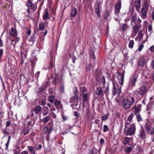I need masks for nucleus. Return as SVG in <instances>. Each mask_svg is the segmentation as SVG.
I'll list each match as a JSON object with an SVG mask.
<instances>
[{
  "label": "nucleus",
  "mask_w": 154,
  "mask_h": 154,
  "mask_svg": "<svg viewBox=\"0 0 154 154\" xmlns=\"http://www.w3.org/2000/svg\"><path fill=\"white\" fill-rule=\"evenodd\" d=\"M134 115H136V119L138 122H141L142 121L143 119L140 115L139 113L134 114Z\"/></svg>",
  "instance_id": "40"
},
{
  "label": "nucleus",
  "mask_w": 154,
  "mask_h": 154,
  "mask_svg": "<svg viewBox=\"0 0 154 154\" xmlns=\"http://www.w3.org/2000/svg\"><path fill=\"white\" fill-rule=\"evenodd\" d=\"M149 50L151 52H154V45H152L150 47Z\"/></svg>",
  "instance_id": "64"
},
{
  "label": "nucleus",
  "mask_w": 154,
  "mask_h": 154,
  "mask_svg": "<svg viewBox=\"0 0 154 154\" xmlns=\"http://www.w3.org/2000/svg\"><path fill=\"white\" fill-rule=\"evenodd\" d=\"M134 5L136 9V10L139 11V9L141 7V0H135Z\"/></svg>",
  "instance_id": "21"
},
{
  "label": "nucleus",
  "mask_w": 154,
  "mask_h": 154,
  "mask_svg": "<svg viewBox=\"0 0 154 154\" xmlns=\"http://www.w3.org/2000/svg\"><path fill=\"white\" fill-rule=\"evenodd\" d=\"M49 18V12L48 9H45V12L42 16V19L44 20H45Z\"/></svg>",
  "instance_id": "23"
},
{
  "label": "nucleus",
  "mask_w": 154,
  "mask_h": 154,
  "mask_svg": "<svg viewBox=\"0 0 154 154\" xmlns=\"http://www.w3.org/2000/svg\"><path fill=\"white\" fill-rule=\"evenodd\" d=\"M134 116V115L133 113H131L129 115L127 119V121H126L125 122H130V124L131 123V122L132 121V119Z\"/></svg>",
  "instance_id": "39"
},
{
  "label": "nucleus",
  "mask_w": 154,
  "mask_h": 154,
  "mask_svg": "<svg viewBox=\"0 0 154 154\" xmlns=\"http://www.w3.org/2000/svg\"><path fill=\"white\" fill-rule=\"evenodd\" d=\"M54 65V64H53V60L52 59H51L49 63V66L48 67V69H52Z\"/></svg>",
  "instance_id": "45"
},
{
  "label": "nucleus",
  "mask_w": 154,
  "mask_h": 154,
  "mask_svg": "<svg viewBox=\"0 0 154 154\" xmlns=\"http://www.w3.org/2000/svg\"><path fill=\"white\" fill-rule=\"evenodd\" d=\"M27 148L28 150L31 154L35 152L36 150V149H35L34 147L32 146H27Z\"/></svg>",
  "instance_id": "33"
},
{
  "label": "nucleus",
  "mask_w": 154,
  "mask_h": 154,
  "mask_svg": "<svg viewBox=\"0 0 154 154\" xmlns=\"http://www.w3.org/2000/svg\"><path fill=\"white\" fill-rule=\"evenodd\" d=\"M134 44V42L133 40H130L128 45L129 47L130 48H132L133 47Z\"/></svg>",
  "instance_id": "52"
},
{
  "label": "nucleus",
  "mask_w": 154,
  "mask_h": 154,
  "mask_svg": "<svg viewBox=\"0 0 154 154\" xmlns=\"http://www.w3.org/2000/svg\"><path fill=\"white\" fill-rule=\"evenodd\" d=\"M51 79L54 85H58L61 83L62 75L59 73L51 74Z\"/></svg>",
  "instance_id": "3"
},
{
  "label": "nucleus",
  "mask_w": 154,
  "mask_h": 154,
  "mask_svg": "<svg viewBox=\"0 0 154 154\" xmlns=\"http://www.w3.org/2000/svg\"><path fill=\"white\" fill-rule=\"evenodd\" d=\"M34 111H31V110L30 112V116L31 120L33 122V124H35V121L38 119V115L35 114L34 113Z\"/></svg>",
  "instance_id": "17"
},
{
  "label": "nucleus",
  "mask_w": 154,
  "mask_h": 154,
  "mask_svg": "<svg viewBox=\"0 0 154 154\" xmlns=\"http://www.w3.org/2000/svg\"><path fill=\"white\" fill-rule=\"evenodd\" d=\"M132 150V148L131 147H127L125 148V152L126 153H130Z\"/></svg>",
  "instance_id": "46"
},
{
  "label": "nucleus",
  "mask_w": 154,
  "mask_h": 154,
  "mask_svg": "<svg viewBox=\"0 0 154 154\" xmlns=\"http://www.w3.org/2000/svg\"><path fill=\"white\" fill-rule=\"evenodd\" d=\"M28 8H30V9H32L34 12L35 11L36 8H35V5L34 3H32L30 0H29L26 4Z\"/></svg>",
  "instance_id": "14"
},
{
  "label": "nucleus",
  "mask_w": 154,
  "mask_h": 154,
  "mask_svg": "<svg viewBox=\"0 0 154 154\" xmlns=\"http://www.w3.org/2000/svg\"><path fill=\"white\" fill-rule=\"evenodd\" d=\"M36 150L41 149L42 148V145L41 144H37L35 146Z\"/></svg>",
  "instance_id": "53"
},
{
  "label": "nucleus",
  "mask_w": 154,
  "mask_h": 154,
  "mask_svg": "<svg viewBox=\"0 0 154 154\" xmlns=\"http://www.w3.org/2000/svg\"><path fill=\"white\" fill-rule=\"evenodd\" d=\"M95 12L99 18L101 17V12L102 11V5L100 2H97L94 5Z\"/></svg>",
  "instance_id": "5"
},
{
  "label": "nucleus",
  "mask_w": 154,
  "mask_h": 154,
  "mask_svg": "<svg viewBox=\"0 0 154 154\" xmlns=\"http://www.w3.org/2000/svg\"><path fill=\"white\" fill-rule=\"evenodd\" d=\"M147 88L145 85H142L139 89V91L137 92L138 93L142 96H143L146 91Z\"/></svg>",
  "instance_id": "13"
},
{
  "label": "nucleus",
  "mask_w": 154,
  "mask_h": 154,
  "mask_svg": "<svg viewBox=\"0 0 154 154\" xmlns=\"http://www.w3.org/2000/svg\"><path fill=\"white\" fill-rule=\"evenodd\" d=\"M89 54L90 57L92 59H94L95 58L94 53V51L91 50L89 51Z\"/></svg>",
  "instance_id": "47"
},
{
  "label": "nucleus",
  "mask_w": 154,
  "mask_h": 154,
  "mask_svg": "<svg viewBox=\"0 0 154 154\" xmlns=\"http://www.w3.org/2000/svg\"><path fill=\"white\" fill-rule=\"evenodd\" d=\"M136 15L137 14H135L134 15L132 16L131 19V22L132 23H135L136 20L137 19Z\"/></svg>",
  "instance_id": "50"
},
{
  "label": "nucleus",
  "mask_w": 154,
  "mask_h": 154,
  "mask_svg": "<svg viewBox=\"0 0 154 154\" xmlns=\"http://www.w3.org/2000/svg\"><path fill=\"white\" fill-rule=\"evenodd\" d=\"M11 136L10 135L8 137V141H7V143L5 144V146H6V147L5 149H7L8 148V146L9 143V142L11 140Z\"/></svg>",
  "instance_id": "54"
},
{
  "label": "nucleus",
  "mask_w": 154,
  "mask_h": 154,
  "mask_svg": "<svg viewBox=\"0 0 154 154\" xmlns=\"http://www.w3.org/2000/svg\"><path fill=\"white\" fill-rule=\"evenodd\" d=\"M125 72V71H124L123 73H120L119 71H118L116 72V74H119L118 75V80L119 82L121 85H122L123 83Z\"/></svg>",
  "instance_id": "12"
},
{
  "label": "nucleus",
  "mask_w": 154,
  "mask_h": 154,
  "mask_svg": "<svg viewBox=\"0 0 154 154\" xmlns=\"http://www.w3.org/2000/svg\"><path fill=\"white\" fill-rule=\"evenodd\" d=\"M109 130L108 126L106 125H104L103 127V131L104 132H106Z\"/></svg>",
  "instance_id": "57"
},
{
  "label": "nucleus",
  "mask_w": 154,
  "mask_h": 154,
  "mask_svg": "<svg viewBox=\"0 0 154 154\" xmlns=\"http://www.w3.org/2000/svg\"><path fill=\"white\" fill-rule=\"evenodd\" d=\"M137 78L135 75L131 77L128 85V90H131L133 89L134 87L135 86V83Z\"/></svg>",
  "instance_id": "6"
},
{
  "label": "nucleus",
  "mask_w": 154,
  "mask_h": 154,
  "mask_svg": "<svg viewBox=\"0 0 154 154\" xmlns=\"http://www.w3.org/2000/svg\"><path fill=\"white\" fill-rule=\"evenodd\" d=\"M121 7V0H118V2L116 4L114 7L115 14L116 15H119V13H120Z\"/></svg>",
  "instance_id": "9"
},
{
  "label": "nucleus",
  "mask_w": 154,
  "mask_h": 154,
  "mask_svg": "<svg viewBox=\"0 0 154 154\" xmlns=\"http://www.w3.org/2000/svg\"><path fill=\"white\" fill-rule=\"evenodd\" d=\"M146 61L145 58L143 57H141L138 62V65L139 66L143 67L145 65Z\"/></svg>",
  "instance_id": "20"
},
{
  "label": "nucleus",
  "mask_w": 154,
  "mask_h": 154,
  "mask_svg": "<svg viewBox=\"0 0 154 154\" xmlns=\"http://www.w3.org/2000/svg\"><path fill=\"white\" fill-rule=\"evenodd\" d=\"M144 129L146 133L151 135L154 134V127H152V124L150 121H147L146 123Z\"/></svg>",
  "instance_id": "4"
},
{
  "label": "nucleus",
  "mask_w": 154,
  "mask_h": 154,
  "mask_svg": "<svg viewBox=\"0 0 154 154\" xmlns=\"http://www.w3.org/2000/svg\"><path fill=\"white\" fill-rule=\"evenodd\" d=\"M80 96H82V95L86 94V92L88 91L87 88L85 86L80 87Z\"/></svg>",
  "instance_id": "26"
},
{
  "label": "nucleus",
  "mask_w": 154,
  "mask_h": 154,
  "mask_svg": "<svg viewBox=\"0 0 154 154\" xmlns=\"http://www.w3.org/2000/svg\"><path fill=\"white\" fill-rule=\"evenodd\" d=\"M80 98H77L72 97L70 98V102L71 103V106L72 107L73 106H76L78 104V100L80 99Z\"/></svg>",
  "instance_id": "10"
},
{
  "label": "nucleus",
  "mask_w": 154,
  "mask_h": 154,
  "mask_svg": "<svg viewBox=\"0 0 154 154\" xmlns=\"http://www.w3.org/2000/svg\"><path fill=\"white\" fill-rule=\"evenodd\" d=\"M136 102L135 105L131 108L132 110H134V114L139 113L141 110L142 104L138 103Z\"/></svg>",
  "instance_id": "8"
},
{
  "label": "nucleus",
  "mask_w": 154,
  "mask_h": 154,
  "mask_svg": "<svg viewBox=\"0 0 154 154\" xmlns=\"http://www.w3.org/2000/svg\"><path fill=\"white\" fill-rule=\"evenodd\" d=\"M109 116V113H108L106 114L105 115H103L101 118L102 120V121H104L106 120L108 118V116Z\"/></svg>",
  "instance_id": "48"
},
{
  "label": "nucleus",
  "mask_w": 154,
  "mask_h": 154,
  "mask_svg": "<svg viewBox=\"0 0 154 154\" xmlns=\"http://www.w3.org/2000/svg\"><path fill=\"white\" fill-rule=\"evenodd\" d=\"M109 15V13L108 11H106L104 13V19L105 20L107 19Z\"/></svg>",
  "instance_id": "55"
},
{
  "label": "nucleus",
  "mask_w": 154,
  "mask_h": 154,
  "mask_svg": "<svg viewBox=\"0 0 154 154\" xmlns=\"http://www.w3.org/2000/svg\"><path fill=\"white\" fill-rule=\"evenodd\" d=\"M109 92V86L106 88L105 90L104 91L103 93H105L106 95H107Z\"/></svg>",
  "instance_id": "58"
},
{
  "label": "nucleus",
  "mask_w": 154,
  "mask_h": 154,
  "mask_svg": "<svg viewBox=\"0 0 154 154\" xmlns=\"http://www.w3.org/2000/svg\"><path fill=\"white\" fill-rule=\"evenodd\" d=\"M11 122L10 121H8L6 122V127H8L11 125Z\"/></svg>",
  "instance_id": "63"
},
{
  "label": "nucleus",
  "mask_w": 154,
  "mask_h": 154,
  "mask_svg": "<svg viewBox=\"0 0 154 154\" xmlns=\"http://www.w3.org/2000/svg\"><path fill=\"white\" fill-rule=\"evenodd\" d=\"M100 75L101 73L100 72L96 71L95 73L94 77L95 78L97 82H100Z\"/></svg>",
  "instance_id": "27"
},
{
  "label": "nucleus",
  "mask_w": 154,
  "mask_h": 154,
  "mask_svg": "<svg viewBox=\"0 0 154 154\" xmlns=\"http://www.w3.org/2000/svg\"><path fill=\"white\" fill-rule=\"evenodd\" d=\"M42 110V108L39 105H37L33 109L31 110V111H34L35 112V114L38 115H40V117H41L40 114Z\"/></svg>",
  "instance_id": "11"
},
{
  "label": "nucleus",
  "mask_w": 154,
  "mask_h": 154,
  "mask_svg": "<svg viewBox=\"0 0 154 154\" xmlns=\"http://www.w3.org/2000/svg\"><path fill=\"white\" fill-rule=\"evenodd\" d=\"M136 127L134 124H130L128 122H125V127L124 131V134L126 136H132L135 133Z\"/></svg>",
  "instance_id": "1"
},
{
  "label": "nucleus",
  "mask_w": 154,
  "mask_h": 154,
  "mask_svg": "<svg viewBox=\"0 0 154 154\" xmlns=\"http://www.w3.org/2000/svg\"><path fill=\"white\" fill-rule=\"evenodd\" d=\"M78 91L76 89L74 91V96H73L75 97L80 98L79 95L78 94Z\"/></svg>",
  "instance_id": "56"
},
{
  "label": "nucleus",
  "mask_w": 154,
  "mask_h": 154,
  "mask_svg": "<svg viewBox=\"0 0 154 154\" xmlns=\"http://www.w3.org/2000/svg\"><path fill=\"white\" fill-rule=\"evenodd\" d=\"M144 45H143V43H141L138 48V50L139 51H141Z\"/></svg>",
  "instance_id": "60"
},
{
  "label": "nucleus",
  "mask_w": 154,
  "mask_h": 154,
  "mask_svg": "<svg viewBox=\"0 0 154 154\" xmlns=\"http://www.w3.org/2000/svg\"><path fill=\"white\" fill-rule=\"evenodd\" d=\"M48 86V82H44L42 85L39 88V93H42L46 90Z\"/></svg>",
  "instance_id": "15"
},
{
  "label": "nucleus",
  "mask_w": 154,
  "mask_h": 154,
  "mask_svg": "<svg viewBox=\"0 0 154 154\" xmlns=\"http://www.w3.org/2000/svg\"><path fill=\"white\" fill-rule=\"evenodd\" d=\"M135 97H136V100L137 101V102L139 100H140L143 97V96L140 95V94L137 92L135 94Z\"/></svg>",
  "instance_id": "34"
},
{
  "label": "nucleus",
  "mask_w": 154,
  "mask_h": 154,
  "mask_svg": "<svg viewBox=\"0 0 154 154\" xmlns=\"http://www.w3.org/2000/svg\"><path fill=\"white\" fill-rule=\"evenodd\" d=\"M50 116H45L42 119H40L41 122H43L45 124L47 123L49 120Z\"/></svg>",
  "instance_id": "35"
},
{
  "label": "nucleus",
  "mask_w": 154,
  "mask_h": 154,
  "mask_svg": "<svg viewBox=\"0 0 154 154\" xmlns=\"http://www.w3.org/2000/svg\"><path fill=\"white\" fill-rule=\"evenodd\" d=\"M11 36L14 37L17 36V32L16 29H15L13 27L11 28V31L9 32Z\"/></svg>",
  "instance_id": "31"
},
{
  "label": "nucleus",
  "mask_w": 154,
  "mask_h": 154,
  "mask_svg": "<svg viewBox=\"0 0 154 154\" xmlns=\"http://www.w3.org/2000/svg\"><path fill=\"white\" fill-rule=\"evenodd\" d=\"M113 84V88L112 89V93L113 95H115L117 94L116 92V85L114 84V83Z\"/></svg>",
  "instance_id": "49"
},
{
  "label": "nucleus",
  "mask_w": 154,
  "mask_h": 154,
  "mask_svg": "<svg viewBox=\"0 0 154 154\" xmlns=\"http://www.w3.org/2000/svg\"><path fill=\"white\" fill-rule=\"evenodd\" d=\"M77 13V10L76 8H74L72 9L70 13L71 16L72 17H75Z\"/></svg>",
  "instance_id": "32"
},
{
  "label": "nucleus",
  "mask_w": 154,
  "mask_h": 154,
  "mask_svg": "<svg viewBox=\"0 0 154 154\" xmlns=\"http://www.w3.org/2000/svg\"><path fill=\"white\" fill-rule=\"evenodd\" d=\"M45 26L43 23H41L39 24L38 28L40 31L44 29Z\"/></svg>",
  "instance_id": "42"
},
{
  "label": "nucleus",
  "mask_w": 154,
  "mask_h": 154,
  "mask_svg": "<svg viewBox=\"0 0 154 154\" xmlns=\"http://www.w3.org/2000/svg\"><path fill=\"white\" fill-rule=\"evenodd\" d=\"M23 129L24 133V136H25L29 134L30 132V129L29 127H25L23 128Z\"/></svg>",
  "instance_id": "43"
},
{
  "label": "nucleus",
  "mask_w": 154,
  "mask_h": 154,
  "mask_svg": "<svg viewBox=\"0 0 154 154\" xmlns=\"http://www.w3.org/2000/svg\"><path fill=\"white\" fill-rule=\"evenodd\" d=\"M55 96L53 95H49L48 101L51 104L53 103L55 100Z\"/></svg>",
  "instance_id": "36"
},
{
  "label": "nucleus",
  "mask_w": 154,
  "mask_h": 154,
  "mask_svg": "<svg viewBox=\"0 0 154 154\" xmlns=\"http://www.w3.org/2000/svg\"><path fill=\"white\" fill-rule=\"evenodd\" d=\"M98 151V150L94 147L92 149H88L87 154H97Z\"/></svg>",
  "instance_id": "25"
},
{
  "label": "nucleus",
  "mask_w": 154,
  "mask_h": 154,
  "mask_svg": "<svg viewBox=\"0 0 154 154\" xmlns=\"http://www.w3.org/2000/svg\"><path fill=\"white\" fill-rule=\"evenodd\" d=\"M42 97L43 98L41 100L40 103H39V104L44 107L45 106V105L46 104V99L47 97L45 95H42Z\"/></svg>",
  "instance_id": "30"
},
{
  "label": "nucleus",
  "mask_w": 154,
  "mask_h": 154,
  "mask_svg": "<svg viewBox=\"0 0 154 154\" xmlns=\"http://www.w3.org/2000/svg\"><path fill=\"white\" fill-rule=\"evenodd\" d=\"M130 141V139L128 137H125V138L124 140L123 141V144L125 146L126 144H128Z\"/></svg>",
  "instance_id": "44"
},
{
  "label": "nucleus",
  "mask_w": 154,
  "mask_h": 154,
  "mask_svg": "<svg viewBox=\"0 0 154 154\" xmlns=\"http://www.w3.org/2000/svg\"><path fill=\"white\" fill-rule=\"evenodd\" d=\"M49 112V108L48 106H44L43 107L42 116L45 117L47 116Z\"/></svg>",
  "instance_id": "22"
},
{
  "label": "nucleus",
  "mask_w": 154,
  "mask_h": 154,
  "mask_svg": "<svg viewBox=\"0 0 154 154\" xmlns=\"http://www.w3.org/2000/svg\"><path fill=\"white\" fill-rule=\"evenodd\" d=\"M54 103V105L56 106L57 108V106L60 105L61 103L60 101H58L57 99H55Z\"/></svg>",
  "instance_id": "51"
},
{
  "label": "nucleus",
  "mask_w": 154,
  "mask_h": 154,
  "mask_svg": "<svg viewBox=\"0 0 154 154\" xmlns=\"http://www.w3.org/2000/svg\"><path fill=\"white\" fill-rule=\"evenodd\" d=\"M95 93L96 94L99 96L101 95L102 96H103L104 95L103 91L100 87H98L97 88Z\"/></svg>",
  "instance_id": "16"
},
{
  "label": "nucleus",
  "mask_w": 154,
  "mask_h": 154,
  "mask_svg": "<svg viewBox=\"0 0 154 154\" xmlns=\"http://www.w3.org/2000/svg\"><path fill=\"white\" fill-rule=\"evenodd\" d=\"M93 68L91 64H87L86 66V70L87 72L90 71Z\"/></svg>",
  "instance_id": "41"
},
{
  "label": "nucleus",
  "mask_w": 154,
  "mask_h": 154,
  "mask_svg": "<svg viewBox=\"0 0 154 154\" xmlns=\"http://www.w3.org/2000/svg\"><path fill=\"white\" fill-rule=\"evenodd\" d=\"M142 7H143L144 9L148 11L149 9V5L147 1L145 0L144 1V5L142 6Z\"/></svg>",
  "instance_id": "37"
},
{
  "label": "nucleus",
  "mask_w": 154,
  "mask_h": 154,
  "mask_svg": "<svg viewBox=\"0 0 154 154\" xmlns=\"http://www.w3.org/2000/svg\"><path fill=\"white\" fill-rule=\"evenodd\" d=\"M31 31L30 29L29 28H27L26 29V33L29 36L31 34Z\"/></svg>",
  "instance_id": "59"
},
{
  "label": "nucleus",
  "mask_w": 154,
  "mask_h": 154,
  "mask_svg": "<svg viewBox=\"0 0 154 154\" xmlns=\"http://www.w3.org/2000/svg\"><path fill=\"white\" fill-rule=\"evenodd\" d=\"M135 100V98L134 97L130 98V99L128 98L124 99L122 102L123 108L126 110L129 109L134 104Z\"/></svg>",
  "instance_id": "2"
},
{
  "label": "nucleus",
  "mask_w": 154,
  "mask_h": 154,
  "mask_svg": "<svg viewBox=\"0 0 154 154\" xmlns=\"http://www.w3.org/2000/svg\"><path fill=\"white\" fill-rule=\"evenodd\" d=\"M140 26V25L139 24L138 25L137 24H136L132 28V29L133 30V32L135 35H136L137 34L139 31V29Z\"/></svg>",
  "instance_id": "29"
},
{
  "label": "nucleus",
  "mask_w": 154,
  "mask_h": 154,
  "mask_svg": "<svg viewBox=\"0 0 154 154\" xmlns=\"http://www.w3.org/2000/svg\"><path fill=\"white\" fill-rule=\"evenodd\" d=\"M140 133L141 138L142 139H144L146 137V134L144 129L142 127H141V130L140 131Z\"/></svg>",
  "instance_id": "24"
},
{
  "label": "nucleus",
  "mask_w": 154,
  "mask_h": 154,
  "mask_svg": "<svg viewBox=\"0 0 154 154\" xmlns=\"http://www.w3.org/2000/svg\"><path fill=\"white\" fill-rule=\"evenodd\" d=\"M37 35H36L35 32H34V34L32 36L29 40V42H32V44L35 42L37 38Z\"/></svg>",
  "instance_id": "28"
},
{
  "label": "nucleus",
  "mask_w": 154,
  "mask_h": 154,
  "mask_svg": "<svg viewBox=\"0 0 154 154\" xmlns=\"http://www.w3.org/2000/svg\"><path fill=\"white\" fill-rule=\"evenodd\" d=\"M73 115L75 116L77 118H78L79 117V114L78 112L77 111H75L73 112Z\"/></svg>",
  "instance_id": "62"
},
{
  "label": "nucleus",
  "mask_w": 154,
  "mask_h": 154,
  "mask_svg": "<svg viewBox=\"0 0 154 154\" xmlns=\"http://www.w3.org/2000/svg\"><path fill=\"white\" fill-rule=\"evenodd\" d=\"M3 53V50L2 49H0V60L1 59Z\"/></svg>",
  "instance_id": "61"
},
{
  "label": "nucleus",
  "mask_w": 154,
  "mask_h": 154,
  "mask_svg": "<svg viewBox=\"0 0 154 154\" xmlns=\"http://www.w3.org/2000/svg\"><path fill=\"white\" fill-rule=\"evenodd\" d=\"M88 92H87L86 94L82 95L83 96L82 101H86L88 99Z\"/></svg>",
  "instance_id": "38"
},
{
  "label": "nucleus",
  "mask_w": 154,
  "mask_h": 154,
  "mask_svg": "<svg viewBox=\"0 0 154 154\" xmlns=\"http://www.w3.org/2000/svg\"><path fill=\"white\" fill-rule=\"evenodd\" d=\"M148 10L144 9L143 7H142L141 10V17L142 19H144L147 16V12Z\"/></svg>",
  "instance_id": "19"
},
{
  "label": "nucleus",
  "mask_w": 154,
  "mask_h": 154,
  "mask_svg": "<svg viewBox=\"0 0 154 154\" xmlns=\"http://www.w3.org/2000/svg\"><path fill=\"white\" fill-rule=\"evenodd\" d=\"M129 27V26L127 23H122L120 26V28L123 32L126 31Z\"/></svg>",
  "instance_id": "18"
},
{
  "label": "nucleus",
  "mask_w": 154,
  "mask_h": 154,
  "mask_svg": "<svg viewBox=\"0 0 154 154\" xmlns=\"http://www.w3.org/2000/svg\"><path fill=\"white\" fill-rule=\"evenodd\" d=\"M48 125L49 127V129L48 127H45L43 128V132L44 134H45L47 132V134H50L51 133L53 129V121L52 120L51 122H49Z\"/></svg>",
  "instance_id": "7"
}]
</instances>
